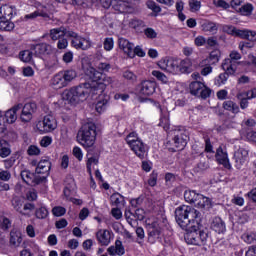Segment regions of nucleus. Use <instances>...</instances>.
Returning <instances> with one entry per match:
<instances>
[{"label": "nucleus", "instance_id": "nucleus-45", "mask_svg": "<svg viewBox=\"0 0 256 256\" xmlns=\"http://www.w3.org/2000/svg\"><path fill=\"white\" fill-rule=\"evenodd\" d=\"M137 141H141V139H139V135L136 132H131L126 136V143L129 147Z\"/></svg>", "mask_w": 256, "mask_h": 256}, {"label": "nucleus", "instance_id": "nucleus-30", "mask_svg": "<svg viewBox=\"0 0 256 256\" xmlns=\"http://www.w3.org/2000/svg\"><path fill=\"white\" fill-rule=\"evenodd\" d=\"M23 242V238L21 237V232L19 230H12L10 232V244L13 247H19Z\"/></svg>", "mask_w": 256, "mask_h": 256}, {"label": "nucleus", "instance_id": "nucleus-24", "mask_svg": "<svg viewBox=\"0 0 256 256\" xmlns=\"http://www.w3.org/2000/svg\"><path fill=\"white\" fill-rule=\"evenodd\" d=\"M21 107V104H16L5 112L4 121L6 125L7 123L13 124L17 121V111H21Z\"/></svg>", "mask_w": 256, "mask_h": 256}, {"label": "nucleus", "instance_id": "nucleus-16", "mask_svg": "<svg viewBox=\"0 0 256 256\" xmlns=\"http://www.w3.org/2000/svg\"><path fill=\"white\" fill-rule=\"evenodd\" d=\"M216 161L225 167V169H231V163H229V155L227 154V150L223 147H218L216 150Z\"/></svg>", "mask_w": 256, "mask_h": 256}, {"label": "nucleus", "instance_id": "nucleus-10", "mask_svg": "<svg viewBox=\"0 0 256 256\" xmlns=\"http://www.w3.org/2000/svg\"><path fill=\"white\" fill-rule=\"evenodd\" d=\"M21 113H20V121L22 123H31L33 121V115L37 113V104L36 103H26L21 104Z\"/></svg>", "mask_w": 256, "mask_h": 256}, {"label": "nucleus", "instance_id": "nucleus-53", "mask_svg": "<svg viewBox=\"0 0 256 256\" xmlns=\"http://www.w3.org/2000/svg\"><path fill=\"white\" fill-rule=\"evenodd\" d=\"M136 235L138 237L136 243H138V245L143 246V239H145V230H143V228L141 227L136 228Z\"/></svg>", "mask_w": 256, "mask_h": 256}, {"label": "nucleus", "instance_id": "nucleus-64", "mask_svg": "<svg viewBox=\"0 0 256 256\" xmlns=\"http://www.w3.org/2000/svg\"><path fill=\"white\" fill-rule=\"evenodd\" d=\"M246 41H250V43L256 44V32L253 30H249L248 35L246 37Z\"/></svg>", "mask_w": 256, "mask_h": 256}, {"label": "nucleus", "instance_id": "nucleus-1", "mask_svg": "<svg viewBox=\"0 0 256 256\" xmlns=\"http://www.w3.org/2000/svg\"><path fill=\"white\" fill-rule=\"evenodd\" d=\"M83 69L91 82L82 83L63 92L62 99L68 101L70 105H79V103L87 101L89 95L103 93L107 85L115 83V78L97 71L93 66L84 67Z\"/></svg>", "mask_w": 256, "mask_h": 256}, {"label": "nucleus", "instance_id": "nucleus-63", "mask_svg": "<svg viewBox=\"0 0 256 256\" xmlns=\"http://www.w3.org/2000/svg\"><path fill=\"white\" fill-rule=\"evenodd\" d=\"M11 180V172L7 171V170H2L0 171V181H10Z\"/></svg>", "mask_w": 256, "mask_h": 256}, {"label": "nucleus", "instance_id": "nucleus-27", "mask_svg": "<svg viewBox=\"0 0 256 256\" xmlns=\"http://www.w3.org/2000/svg\"><path fill=\"white\" fill-rule=\"evenodd\" d=\"M107 252L111 256H115V255L122 256V255H125V247L123 246V242H121V240H116L115 241V245L108 247Z\"/></svg>", "mask_w": 256, "mask_h": 256}, {"label": "nucleus", "instance_id": "nucleus-34", "mask_svg": "<svg viewBox=\"0 0 256 256\" xmlns=\"http://www.w3.org/2000/svg\"><path fill=\"white\" fill-rule=\"evenodd\" d=\"M205 87V83H202L200 81H194L190 83L189 89L191 95H195L196 97H199V94L201 93V90Z\"/></svg>", "mask_w": 256, "mask_h": 256}, {"label": "nucleus", "instance_id": "nucleus-35", "mask_svg": "<svg viewBox=\"0 0 256 256\" xmlns=\"http://www.w3.org/2000/svg\"><path fill=\"white\" fill-rule=\"evenodd\" d=\"M191 72V60H178V74Z\"/></svg>", "mask_w": 256, "mask_h": 256}, {"label": "nucleus", "instance_id": "nucleus-39", "mask_svg": "<svg viewBox=\"0 0 256 256\" xmlns=\"http://www.w3.org/2000/svg\"><path fill=\"white\" fill-rule=\"evenodd\" d=\"M15 29V24L11 20L1 19L0 21V31H13Z\"/></svg>", "mask_w": 256, "mask_h": 256}, {"label": "nucleus", "instance_id": "nucleus-9", "mask_svg": "<svg viewBox=\"0 0 256 256\" xmlns=\"http://www.w3.org/2000/svg\"><path fill=\"white\" fill-rule=\"evenodd\" d=\"M55 11V8L51 4L47 5H38L36 10L30 14H26L24 16V19H30L33 21V19H37V17H43L44 19L49 18V15Z\"/></svg>", "mask_w": 256, "mask_h": 256}, {"label": "nucleus", "instance_id": "nucleus-21", "mask_svg": "<svg viewBox=\"0 0 256 256\" xmlns=\"http://www.w3.org/2000/svg\"><path fill=\"white\" fill-rule=\"evenodd\" d=\"M221 60V50L215 49L212 50L208 57L201 60V65H217V63Z\"/></svg>", "mask_w": 256, "mask_h": 256}, {"label": "nucleus", "instance_id": "nucleus-47", "mask_svg": "<svg viewBox=\"0 0 256 256\" xmlns=\"http://www.w3.org/2000/svg\"><path fill=\"white\" fill-rule=\"evenodd\" d=\"M0 229H2V231L11 229V220L5 216H0Z\"/></svg>", "mask_w": 256, "mask_h": 256}, {"label": "nucleus", "instance_id": "nucleus-28", "mask_svg": "<svg viewBox=\"0 0 256 256\" xmlns=\"http://www.w3.org/2000/svg\"><path fill=\"white\" fill-rule=\"evenodd\" d=\"M110 203L113 207H125V197L120 193H114L110 196Z\"/></svg>", "mask_w": 256, "mask_h": 256}, {"label": "nucleus", "instance_id": "nucleus-7", "mask_svg": "<svg viewBox=\"0 0 256 256\" xmlns=\"http://www.w3.org/2000/svg\"><path fill=\"white\" fill-rule=\"evenodd\" d=\"M31 165L34 167L36 166V175H38V177H43V183L44 181H47L49 172L51 171V161L47 158L41 159L39 162H37V160H33Z\"/></svg>", "mask_w": 256, "mask_h": 256}, {"label": "nucleus", "instance_id": "nucleus-11", "mask_svg": "<svg viewBox=\"0 0 256 256\" xmlns=\"http://www.w3.org/2000/svg\"><path fill=\"white\" fill-rule=\"evenodd\" d=\"M230 58H226L222 63L223 71L229 73L230 75H235V71H237L236 61L241 59V54L238 51H232L229 55Z\"/></svg>", "mask_w": 256, "mask_h": 256}, {"label": "nucleus", "instance_id": "nucleus-31", "mask_svg": "<svg viewBox=\"0 0 256 256\" xmlns=\"http://www.w3.org/2000/svg\"><path fill=\"white\" fill-rule=\"evenodd\" d=\"M11 155V145L7 140H0V157L5 159Z\"/></svg>", "mask_w": 256, "mask_h": 256}, {"label": "nucleus", "instance_id": "nucleus-17", "mask_svg": "<svg viewBox=\"0 0 256 256\" xmlns=\"http://www.w3.org/2000/svg\"><path fill=\"white\" fill-rule=\"evenodd\" d=\"M73 35V31L67 30L65 27H59L51 29L49 32V37L52 41H59L63 37H71Z\"/></svg>", "mask_w": 256, "mask_h": 256}, {"label": "nucleus", "instance_id": "nucleus-14", "mask_svg": "<svg viewBox=\"0 0 256 256\" xmlns=\"http://www.w3.org/2000/svg\"><path fill=\"white\" fill-rule=\"evenodd\" d=\"M21 178L27 185H39V183H43V179H45L44 177H39L37 172L32 173L29 170L22 171Z\"/></svg>", "mask_w": 256, "mask_h": 256}, {"label": "nucleus", "instance_id": "nucleus-22", "mask_svg": "<svg viewBox=\"0 0 256 256\" xmlns=\"http://www.w3.org/2000/svg\"><path fill=\"white\" fill-rule=\"evenodd\" d=\"M160 110V127H163L164 131H169L170 122H169V110L167 109V106L162 105L159 106Z\"/></svg>", "mask_w": 256, "mask_h": 256}, {"label": "nucleus", "instance_id": "nucleus-55", "mask_svg": "<svg viewBox=\"0 0 256 256\" xmlns=\"http://www.w3.org/2000/svg\"><path fill=\"white\" fill-rule=\"evenodd\" d=\"M72 154L78 161H83V150L81 147L75 146L72 150Z\"/></svg>", "mask_w": 256, "mask_h": 256}, {"label": "nucleus", "instance_id": "nucleus-12", "mask_svg": "<svg viewBox=\"0 0 256 256\" xmlns=\"http://www.w3.org/2000/svg\"><path fill=\"white\" fill-rule=\"evenodd\" d=\"M72 38L71 45L74 49H81L82 51H87V49H91V38L79 36L77 33L73 32V35L70 36Z\"/></svg>", "mask_w": 256, "mask_h": 256}, {"label": "nucleus", "instance_id": "nucleus-59", "mask_svg": "<svg viewBox=\"0 0 256 256\" xmlns=\"http://www.w3.org/2000/svg\"><path fill=\"white\" fill-rule=\"evenodd\" d=\"M198 97H201L202 99H207L208 97H211L210 88L204 84V87L200 90Z\"/></svg>", "mask_w": 256, "mask_h": 256}, {"label": "nucleus", "instance_id": "nucleus-61", "mask_svg": "<svg viewBox=\"0 0 256 256\" xmlns=\"http://www.w3.org/2000/svg\"><path fill=\"white\" fill-rule=\"evenodd\" d=\"M249 35V29H236L234 37H240V39H247Z\"/></svg>", "mask_w": 256, "mask_h": 256}, {"label": "nucleus", "instance_id": "nucleus-40", "mask_svg": "<svg viewBox=\"0 0 256 256\" xmlns=\"http://www.w3.org/2000/svg\"><path fill=\"white\" fill-rule=\"evenodd\" d=\"M223 109L226 111H231V113H237L239 111V105L231 100H227L223 103Z\"/></svg>", "mask_w": 256, "mask_h": 256}, {"label": "nucleus", "instance_id": "nucleus-15", "mask_svg": "<svg viewBox=\"0 0 256 256\" xmlns=\"http://www.w3.org/2000/svg\"><path fill=\"white\" fill-rule=\"evenodd\" d=\"M157 89V83L155 81L151 80H144L140 84V95H143L144 97H151L153 93H155V90Z\"/></svg>", "mask_w": 256, "mask_h": 256}, {"label": "nucleus", "instance_id": "nucleus-2", "mask_svg": "<svg viewBox=\"0 0 256 256\" xmlns=\"http://www.w3.org/2000/svg\"><path fill=\"white\" fill-rule=\"evenodd\" d=\"M175 217L181 229L186 231L184 239L188 245H205L207 243V232L199 230L201 224V213L195 208L182 205L176 208Z\"/></svg>", "mask_w": 256, "mask_h": 256}, {"label": "nucleus", "instance_id": "nucleus-25", "mask_svg": "<svg viewBox=\"0 0 256 256\" xmlns=\"http://www.w3.org/2000/svg\"><path fill=\"white\" fill-rule=\"evenodd\" d=\"M131 151L139 157V159H144L147 153V148L142 140H138L136 143L129 146Z\"/></svg>", "mask_w": 256, "mask_h": 256}, {"label": "nucleus", "instance_id": "nucleus-48", "mask_svg": "<svg viewBox=\"0 0 256 256\" xmlns=\"http://www.w3.org/2000/svg\"><path fill=\"white\" fill-rule=\"evenodd\" d=\"M238 99L240 100V107L241 109H247V107H249V98H247V96H245V92H240L237 95Z\"/></svg>", "mask_w": 256, "mask_h": 256}, {"label": "nucleus", "instance_id": "nucleus-42", "mask_svg": "<svg viewBox=\"0 0 256 256\" xmlns=\"http://www.w3.org/2000/svg\"><path fill=\"white\" fill-rule=\"evenodd\" d=\"M253 47H255V44L249 40L241 41L238 45V49H240V51L244 54H247V50L253 49Z\"/></svg>", "mask_w": 256, "mask_h": 256}, {"label": "nucleus", "instance_id": "nucleus-19", "mask_svg": "<svg viewBox=\"0 0 256 256\" xmlns=\"http://www.w3.org/2000/svg\"><path fill=\"white\" fill-rule=\"evenodd\" d=\"M34 53L36 57H40V59H45L47 55H51L53 53V47L47 43H40L34 46Z\"/></svg>", "mask_w": 256, "mask_h": 256}, {"label": "nucleus", "instance_id": "nucleus-23", "mask_svg": "<svg viewBox=\"0 0 256 256\" xmlns=\"http://www.w3.org/2000/svg\"><path fill=\"white\" fill-rule=\"evenodd\" d=\"M119 47L125 53V55L130 57V59H133V57H135V52H133L135 45L129 42V40L125 38H120Z\"/></svg>", "mask_w": 256, "mask_h": 256}, {"label": "nucleus", "instance_id": "nucleus-13", "mask_svg": "<svg viewBox=\"0 0 256 256\" xmlns=\"http://www.w3.org/2000/svg\"><path fill=\"white\" fill-rule=\"evenodd\" d=\"M96 239L100 245L107 247L113 241V232L108 229H99L96 232Z\"/></svg>", "mask_w": 256, "mask_h": 256}, {"label": "nucleus", "instance_id": "nucleus-50", "mask_svg": "<svg viewBox=\"0 0 256 256\" xmlns=\"http://www.w3.org/2000/svg\"><path fill=\"white\" fill-rule=\"evenodd\" d=\"M242 239L245 243L251 245V243H255L256 241V234L253 232L245 233L242 235Z\"/></svg>", "mask_w": 256, "mask_h": 256}, {"label": "nucleus", "instance_id": "nucleus-58", "mask_svg": "<svg viewBox=\"0 0 256 256\" xmlns=\"http://www.w3.org/2000/svg\"><path fill=\"white\" fill-rule=\"evenodd\" d=\"M213 5L221 9H229L231 7V5L225 0H213Z\"/></svg>", "mask_w": 256, "mask_h": 256}, {"label": "nucleus", "instance_id": "nucleus-36", "mask_svg": "<svg viewBox=\"0 0 256 256\" xmlns=\"http://www.w3.org/2000/svg\"><path fill=\"white\" fill-rule=\"evenodd\" d=\"M199 197V193L193 191V190H186L184 192V199L187 203H197V199Z\"/></svg>", "mask_w": 256, "mask_h": 256}, {"label": "nucleus", "instance_id": "nucleus-3", "mask_svg": "<svg viewBox=\"0 0 256 256\" xmlns=\"http://www.w3.org/2000/svg\"><path fill=\"white\" fill-rule=\"evenodd\" d=\"M76 141L84 149H91L97 141V126L93 122H88L78 130Z\"/></svg>", "mask_w": 256, "mask_h": 256}, {"label": "nucleus", "instance_id": "nucleus-60", "mask_svg": "<svg viewBox=\"0 0 256 256\" xmlns=\"http://www.w3.org/2000/svg\"><path fill=\"white\" fill-rule=\"evenodd\" d=\"M144 34L147 39H157V32L153 28H146Z\"/></svg>", "mask_w": 256, "mask_h": 256}, {"label": "nucleus", "instance_id": "nucleus-37", "mask_svg": "<svg viewBox=\"0 0 256 256\" xmlns=\"http://www.w3.org/2000/svg\"><path fill=\"white\" fill-rule=\"evenodd\" d=\"M229 75L231 74L227 73V71H225V73L219 74V76L216 77L214 80V85H216V87H221L222 85H225V83H227V80L229 79Z\"/></svg>", "mask_w": 256, "mask_h": 256}, {"label": "nucleus", "instance_id": "nucleus-46", "mask_svg": "<svg viewBox=\"0 0 256 256\" xmlns=\"http://www.w3.org/2000/svg\"><path fill=\"white\" fill-rule=\"evenodd\" d=\"M153 77H156L158 81H161V83L167 84L169 83V78L163 72L158 71V70H153L152 71Z\"/></svg>", "mask_w": 256, "mask_h": 256}, {"label": "nucleus", "instance_id": "nucleus-26", "mask_svg": "<svg viewBox=\"0 0 256 256\" xmlns=\"http://www.w3.org/2000/svg\"><path fill=\"white\" fill-rule=\"evenodd\" d=\"M194 205H195V207H198L199 209L209 210V209H211V207H213V202L211 201V198L206 197L202 194H199L198 198L196 200V203Z\"/></svg>", "mask_w": 256, "mask_h": 256}, {"label": "nucleus", "instance_id": "nucleus-41", "mask_svg": "<svg viewBox=\"0 0 256 256\" xmlns=\"http://www.w3.org/2000/svg\"><path fill=\"white\" fill-rule=\"evenodd\" d=\"M20 61H23V63H31L33 59V52L29 50L21 51L19 54Z\"/></svg>", "mask_w": 256, "mask_h": 256}, {"label": "nucleus", "instance_id": "nucleus-18", "mask_svg": "<svg viewBox=\"0 0 256 256\" xmlns=\"http://www.w3.org/2000/svg\"><path fill=\"white\" fill-rule=\"evenodd\" d=\"M17 15V8L14 5L5 4L0 7V19L11 21Z\"/></svg>", "mask_w": 256, "mask_h": 256}, {"label": "nucleus", "instance_id": "nucleus-32", "mask_svg": "<svg viewBox=\"0 0 256 256\" xmlns=\"http://www.w3.org/2000/svg\"><path fill=\"white\" fill-rule=\"evenodd\" d=\"M202 31H204V33H211V35H215V33H217L219 27L217 26V23L215 22H211V21H205L202 25H201Z\"/></svg>", "mask_w": 256, "mask_h": 256}, {"label": "nucleus", "instance_id": "nucleus-49", "mask_svg": "<svg viewBox=\"0 0 256 256\" xmlns=\"http://www.w3.org/2000/svg\"><path fill=\"white\" fill-rule=\"evenodd\" d=\"M37 219H47L49 217V210L45 206H42L36 210Z\"/></svg>", "mask_w": 256, "mask_h": 256}, {"label": "nucleus", "instance_id": "nucleus-33", "mask_svg": "<svg viewBox=\"0 0 256 256\" xmlns=\"http://www.w3.org/2000/svg\"><path fill=\"white\" fill-rule=\"evenodd\" d=\"M211 229L216 233H225V222L221 218H214L211 223Z\"/></svg>", "mask_w": 256, "mask_h": 256}, {"label": "nucleus", "instance_id": "nucleus-57", "mask_svg": "<svg viewBox=\"0 0 256 256\" xmlns=\"http://www.w3.org/2000/svg\"><path fill=\"white\" fill-rule=\"evenodd\" d=\"M190 10L195 13V11H199L201 9V1L198 0H190L189 1Z\"/></svg>", "mask_w": 256, "mask_h": 256}, {"label": "nucleus", "instance_id": "nucleus-51", "mask_svg": "<svg viewBox=\"0 0 256 256\" xmlns=\"http://www.w3.org/2000/svg\"><path fill=\"white\" fill-rule=\"evenodd\" d=\"M65 213H67V209H65V207L62 206H55L52 209V214L54 215V217H63Z\"/></svg>", "mask_w": 256, "mask_h": 256}, {"label": "nucleus", "instance_id": "nucleus-56", "mask_svg": "<svg viewBox=\"0 0 256 256\" xmlns=\"http://www.w3.org/2000/svg\"><path fill=\"white\" fill-rule=\"evenodd\" d=\"M113 47H115V41H113V38H105L104 50L105 51H113Z\"/></svg>", "mask_w": 256, "mask_h": 256}, {"label": "nucleus", "instance_id": "nucleus-4", "mask_svg": "<svg viewBox=\"0 0 256 256\" xmlns=\"http://www.w3.org/2000/svg\"><path fill=\"white\" fill-rule=\"evenodd\" d=\"M75 79H77V71L73 69L60 71L50 79V87L56 90L63 89L67 87L69 83L75 81Z\"/></svg>", "mask_w": 256, "mask_h": 256}, {"label": "nucleus", "instance_id": "nucleus-43", "mask_svg": "<svg viewBox=\"0 0 256 256\" xmlns=\"http://www.w3.org/2000/svg\"><path fill=\"white\" fill-rule=\"evenodd\" d=\"M238 13H240V15H244V16H249L253 13V5L252 4H244L242 6H240Z\"/></svg>", "mask_w": 256, "mask_h": 256}, {"label": "nucleus", "instance_id": "nucleus-44", "mask_svg": "<svg viewBox=\"0 0 256 256\" xmlns=\"http://www.w3.org/2000/svg\"><path fill=\"white\" fill-rule=\"evenodd\" d=\"M87 162H86V167L88 173H91L92 169L94 168L95 165L99 164V159L95 156H87Z\"/></svg>", "mask_w": 256, "mask_h": 256}, {"label": "nucleus", "instance_id": "nucleus-52", "mask_svg": "<svg viewBox=\"0 0 256 256\" xmlns=\"http://www.w3.org/2000/svg\"><path fill=\"white\" fill-rule=\"evenodd\" d=\"M200 67H203L201 70V75L203 77H207V75H211V73H213V67L211 66L212 64H206V65H202L201 61H200Z\"/></svg>", "mask_w": 256, "mask_h": 256}, {"label": "nucleus", "instance_id": "nucleus-20", "mask_svg": "<svg viewBox=\"0 0 256 256\" xmlns=\"http://www.w3.org/2000/svg\"><path fill=\"white\" fill-rule=\"evenodd\" d=\"M234 159L237 169H241L243 165H245L246 161H248L249 159V151L244 148H239L234 153Z\"/></svg>", "mask_w": 256, "mask_h": 256}, {"label": "nucleus", "instance_id": "nucleus-54", "mask_svg": "<svg viewBox=\"0 0 256 256\" xmlns=\"http://www.w3.org/2000/svg\"><path fill=\"white\" fill-rule=\"evenodd\" d=\"M13 206L15 211H18V213H20L21 215H25L26 217H29V212H23V209H22L23 203H21V201L15 200L13 202Z\"/></svg>", "mask_w": 256, "mask_h": 256}, {"label": "nucleus", "instance_id": "nucleus-6", "mask_svg": "<svg viewBox=\"0 0 256 256\" xmlns=\"http://www.w3.org/2000/svg\"><path fill=\"white\" fill-rule=\"evenodd\" d=\"M187 141H189V136L184 132H176L172 142H168L166 147L168 151L175 153V151H183L187 146Z\"/></svg>", "mask_w": 256, "mask_h": 256}, {"label": "nucleus", "instance_id": "nucleus-29", "mask_svg": "<svg viewBox=\"0 0 256 256\" xmlns=\"http://www.w3.org/2000/svg\"><path fill=\"white\" fill-rule=\"evenodd\" d=\"M109 96H103L100 97L98 102L96 103V111L97 113H104V111H107V107H109Z\"/></svg>", "mask_w": 256, "mask_h": 256}, {"label": "nucleus", "instance_id": "nucleus-62", "mask_svg": "<svg viewBox=\"0 0 256 256\" xmlns=\"http://www.w3.org/2000/svg\"><path fill=\"white\" fill-rule=\"evenodd\" d=\"M28 155L35 156V155H41V149H39L35 145H30L27 150Z\"/></svg>", "mask_w": 256, "mask_h": 256}, {"label": "nucleus", "instance_id": "nucleus-38", "mask_svg": "<svg viewBox=\"0 0 256 256\" xmlns=\"http://www.w3.org/2000/svg\"><path fill=\"white\" fill-rule=\"evenodd\" d=\"M122 77L129 83H137V74L133 73V71L127 69L122 72Z\"/></svg>", "mask_w": 256, "mask_h": 256}, {"label": "nucleus", "instance_id": "nucleus-8", "mask_svg": "<svg viewBox=\"0 0 256 256\" xmlns=\"http://www.w3.org/2000/svg\"><path fill=\"white\" fill-rule=\"evenodd\" d=\"M159 69L172 73V75H179V59L175 58H162L157 63Z\"/></svg>", "mask_w": 256, "mask_h": 256}, {"label": "nucleus", "instance_id": "nucleus-5", "mask_svg": "<svg viewBox=\"0 0 256 256\" xmlns=\"http://www.w3.org/2000/svg\"><path fill=\"white\" fill-rule=\"evenodd\" d=\"M57 129V119L53 115L48 114L42 120H38L35 125V130L44 135L45 133H53Z\"/></svg>", "mask_w": 256, "mask_h": 256}]
</instances>
